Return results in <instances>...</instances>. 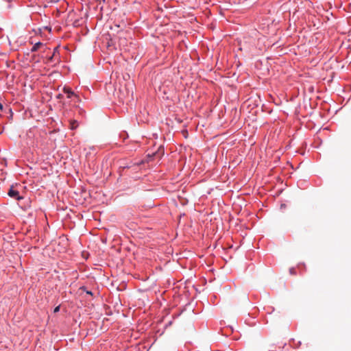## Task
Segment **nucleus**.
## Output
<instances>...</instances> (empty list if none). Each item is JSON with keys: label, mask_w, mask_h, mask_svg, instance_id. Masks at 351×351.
<instances>
[{"label": "nucleus", "mask_w": 351, "mask_h": 351, "mask_svg": "<svg viewBox=\"0 0 351 351\" xmlns=\"http://www.w3.org/2000/svg\"><path fill=\"white\" fill-rule=\"evenodd\" d=\"M80 97H79L78 99H77V98L74 97V101H75L78 102V101H80Z\"/></svg>", "instance_id": "1a4fd4ad"}, {"label": "nucleus", "mask_w": 351, "mask_h": 351, "mask_svg": "<svg viewBox=\"0 0 351 351\" xmlns=\"http://www.w3.org/2000/svg\"><path fill=\"white\" fill-rule=\"evenodd\" d=\"M289 273L291 274V275H295V270L294 268H291L289 269Z\"/></svg>", "instance_id": "423d86ee"}, {"label": "nucleus", "mask_w": 351, "mask_h": 351, "mask_svg": "<svg viewBox=\"0 0 351 351\" xmlns=\"http://www.w3.org/2000/svg\"><path fill=\"white\" fill-rule=\"evenodd\" d=\"M43 43L41 42H37L36 43H35L34 45V46L32 47V48L31 49V51L32 52H35L41 46H43Z\"/></svg>", "instance_id": "7ed1b4c3"}, {"label": "nucleus", "mask_w": 351, "mask_h": 351, "mask_svg": "<svg viewBox=\"0 0 351 351\" xmlns=\"http://www.w3.org/2000/svg\"><path fill=\"white\" fill-rule=\"evenodd\" d=\"M78 127V122L76 120L70 121V129L72 130H75Z\"/></svg>", "instance_id": "20e7f679"}, {"label": "nucleus", "mask_w": 351, "mask_h": 351, "mask_svg": "<svg viewBox=\"0 0 351 351\" xmlns=\"http://www.w3.org/2000/svg\"><path fill=\"white\" fill-rule=\"evenodd\" d=\"M62 97V95L61 94H59V95H58V98H61Z\"/></svg>", "instance_id": "9b49d317"}, {"label": "nucleus", "mask_w": 351, "mask_h": 351, "mask_svg": "<svg viewBox=\"0 0 351 351\" xmlns=\"http://www.w3.org/2000/svg\"><path fill=\"white\" fill-rule=\"evenodd\" d=\"M63 92L67 95L69 99H72L73 97L79 98V95L75 94L69 87L64 86Z\"/></svg>", "instance_id": "f03ea898"}, {"label": "nucleus", "mask_w": 351, "mask_h": 351, "mask_svg": "<svg viewBox=\"0 0 351 351\" xmlns=\"http://www.w3.org/2000/svg\"><path fill=\"white\" fill-rule=\"evenodd\" d=\"M8 111L11 113V117L12 116V109L10 108H8Z\"/></svg>", "instance_id": "9d476101"}, {"label": "nucleus", "mask_w": 351, "mask_h": 351, "mask_svg": "<svg viewBox=\"0 0 351 351\" xmlns=\"http://www.w3.org/2000/svg\"><path fill=\"white\" fill-rule=\"evenodd\" d=\"M59 311H60V306H56V307L54 308L53 312H54V313H57V312H58Z\"/></svg>", "instance_id": "6e6552de"}, {"label": "nucleus", "mask_w": 351, "mask_h": 351, "mask_svg": "<svg viewBox=\"0 0 351 351\" xmlns=\"http://www.w3.org/2000/svg\"><path fill=\"white\" fill-rule=\"evenodd\" d=\"M147 156L152 158L153 155L148 154Z\"/></svg>", "instance_id": "ddd939ff"}, {"label": "nucleus", "mask_w": 351, "mask_h": 351, "mask_svg": "<svg viewBox=\"0 0 351 351\" xmlns=\"http://www.w3.org/2000/svg\"><path fill=\"white\" fill-rule=\"evenodd\" d=\"M0 110L1 112H3L4 110V107H3V105L2 104V102L0 101Z\"/></svg>", "instance_id": "0eeeda50"}, {"label": "nucleus", "mask_w": 351, "mask_h": 351, "mask_svg": "<svg viewBox=\"0 0 351 351\" xmlns=\"http://www.w3.org/2000/svg\"><path fill=\"white\" fill-rule=\"evenodd\" d=\"M104 3L106 1V0H101Z\"/></svg>", "instance_id": "4468645a"}, {"label": "nucleus", "mask_w": 351, "mask_h": 351, "mask_svg": "<svg viewBox=\"0 0 351 351\" xmlns=\"http://www.w3.org/2000/svg\"><path fill=\"white\" fill-rule=\"evenodd\" d=\"M87 293L90 294V295H92V292L91 291H87Z\"/></svg>", "instance_id": "f8f14e48"}, {"label": "nucleus", "mask_w": 351, "mask_h": 351, "mask_svg": "<svg viewBox=\"0 0 351 351\" xmlns=\"http://www.w3.org/2000/svg\"><path fill=\"white\" fill-rule=\"evenodd\" d=\"M56 53H58V47H55L53 49V52L52 55L49 58V62H53V59L56 58Z\"/></svg>", "instance_id": "39448f33"}, {"label": "nucleus", "mask_w": 351, "mask_h": 351, "mask_svg": "<svg viewBox=\"0 0 351 351\" xmlns=\"http://www.w3.org/2000/svg\"><path fill=\"white\" fill-rule=\"evenodd\" d=\"M19 186H20V185L17 184H16L15 185H11L8 191V195L15 200L23 199V197L21 195H20L19 191L18 189Z\"/></svg>", "instance_id": "f257e3e1"}]
</instances>
